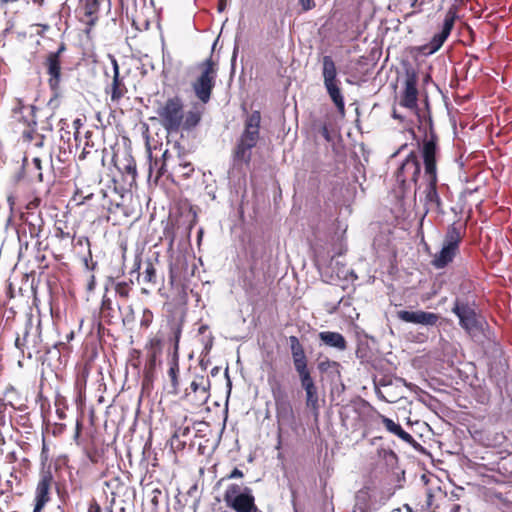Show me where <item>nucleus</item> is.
Instances as JSON below:
<instances>
[{
	"mask_svg": "<svg viewBox=\"0 0 512 512\" xmlns=\"http://www.w3.org/2000/svg\"><path fill=\"white\" fill-rule=\"evenodd\" d=\"M154 320V314L149 308H144L140 319V327L148 329Z\"/></svg>",
	"mask_w": 512,
	"mask_h": 512,
	"instance_id": "49",
	"label": "nucleus"
},
{
	"mask_svg": "<svg viewBox=\"0 0 512 512\" xmlns=\"http://www.w3.org/2000/svg\"><path fill=\"white\" fill-rule=\"evenodd\" d=\"M289 343L295 371L308 367V359L299 339L296 336H290Z\"/></svg>",
	"mask_w": 512,
	"mask_h": 512,
	"instance_id": "25",
	"label": "nucleus"
},
{
	"mask_svg": "<svg viewBox=\"0 0 512 512\" xmlns=\"http://www.w3.org/2000/svg\"><path fill=\"white\" fill-rule=\"evenodd\" d=\"M435 499H438V492L433 493L429 489H423L416 496L415 512H432L437 503Z\"/></svg>",
	"mask_w": 512,
	"mask_h": 512,
	"instance_id": "26",
	"label": "nucleus"
},
{
	"mask_svg": "<svg viewBox=\"0 0 512 512\" xmlns=\"http://www.w3.org/2000/svg\"><path fill=\"white\" fill-rule=\"evenodd\" d=\"M143 280L145 283L155 285L157 281L156 269L152 262L146 264L145 270L143 271Z\"/></svg>",
	"mask_w": 512,
	"mask_h": 512,
	"instance_id": "47",
	"label": "nucleus"
},
{
	"mask_svg": "<svg viewBox=\"0 0 512 512\" xmlns=\"http://www.w3.org/2000/svg\"><path fill=\"white\" fill-rule=\"evenodd\" d=\"M41 204V199L39 197H33L30 201L27 202L25 208L26 212H34L38 209Z\"/></svg>",
	"mask_w": 512,
	"mask_h": 512,
	"instance_id": "55",
	"label": "nucleus"
},
{
	"mask_svg": "<svg viewBox=\"0 0 512 512\" xmlns=\"http://www.w3.org/2000/svg\"><path fill=\"white\" fill-rule=\"evenodd\" d=\"M379 419L381 420V423L384 425L387 431L390 433L396 435L399 437L402 441L408 444H414L416 443L415 439L411 434L406 432L400 424L395 423L392 419L379 414Z\"/></svg>",
	"mask_w": 512,
	"mask_h": 512,
	"instance_id": "27",
	"label": "nucleus"
},
{
	"mask_svg": "<svg viewBox=\"0 0 512 512\" xmlns=\"http://www.w3.org/2000/svg\"><path fill=\"white\" fill-rule=\"evenodd\" d=\"M21 138L23 143L34 148H42L46 140L45 135L37 131V124L26 126L22 132Z\"/></svg>",
	"mask_w": 512,
	"mask_h": 512,
	"instance_id": "28",
	"label": "nucleus"
},
{
	"mask_svg": "<svg viewBox=\"0 0 512 512\" xmlns=\"http://www.w3.org/2000/svg\"><path fill=\"white\" fill-rule=\"evenodd\" d=\"M320 133L325 138L326 141L331 140V136H330V132H329V128H328L327 124L324 123L321 125Z\"/></svg>",
	"mask_w": 512,
	"mask_h": 512,
	"instance_id": "59",
	"label": "nucleus"
},
{
	"mask_svg": "<svg viewBox=\"0 0 512 512\" xmlns=\"http://www.w3.org/2000/svg\"><path fill=\"white\" fill-rule=\"evenodd\" d=\"M83 429L82 416L77 418L75 425V433L73 439L77 445H97L96 430L86 432L85 437H82L81 432Z\"/></svg>",
	"mask_w": 512,
	"mask_h": 512,
	"instance_id": "31",
	"label": "nucleus"
},
{
	"mask_svg": "<svg viewBox=\"0 0 512 512\" xmlns=\"http://www.w3.org/2000/svg\"><path fill=\"white\" fill-rule=\"evenodd\" d=\"M91 365L85 363L84 365L78 368L77 378H76V386L81 391L86 388L87 380L90 374Z\"/></svg>",
	"mask_w": 512,
	"mask_h": 512,
	"instance_id": "45",
	"label": "nucleus"
},
{
	"mask_svg": "<svg viewBox=\"0 0 512 512\" xmlns=\"http://www.w3.org/2000/svg\"><path fill=\"white\" fill-rule=\"evenodd\" d=\"M99 316L107 324H111L115 317V310L112 306V300L106 295H104L102 298Z\"/></svg>",
	"mask_w": 512,
	"mask_h": 512,
	"instance_id": "38",
	"label": "nucleus"
},
{
	"mask_svg": "<svg viewBox=\"0 0 512 512\" xmlns=\"http://www.w3.org/2000/svg\"><path fill=\"white\" fill-rule=\"evenodd\" d=\"M424 136L421 145V156L424 165L426 185L423 190L426 213L432 211L444 214V206L438 191L437 158L439 156V136L434 129L432 117L424 121Z\"/></svg>",
	"mask_w": 512,
	"mask_h": 512,
	"instance_id": "2",
	"label": "nucleus"
},
{
	"mask_svg": "<svg viewBox=\"0 0 512 512\" xmlns=\"http://www.w3.org/2000/svg\"><path fill=\"white\" fill-rule=\"evenodd\" d=\"M261 112L254 110L244 120V129L232 150L234 165H249L252 159V149L260 140Z\"/></svg>",
	"mask_w": 512,
	"mask_h": 512,
	"instance_id": "3",
	"label": "nucleus"
},
{
	"mask_svg": "<svg viewBox=\"0 0 512 512\" xmlns=\"http://www.w3.org/2000/svg\"><path fill=\"white\" fill-rule=\"evenodd\" d=\"M27 173L31 180L42 182L43 174H42V161L39 157H34L32 162L27 167Z\"/></svg>",
	"mask_w": 512,
	"mask_h": 512,
	"instance_id": "41",
	"label": "nucleus"
},
{
	"mask_svg": "<svg viewBox=\"0 0 512 512\" xmlns=\"http://www.w3.org/2000/svg\"><path fill=\"white\" fill-rule=\"evenodd\" d=\"M397 318L406 323L420 324L423 326H435L437 325L440 316L436 313L426 312L422 310H400L397 311Z\"/></svg>",
	"mask_w": 512,
	"mask_h": 512,
	"instance_id": "19",
	"label": "nucleus"
},
{
	"mask_svg": "<svg viewBox=\"0 0 512 512\" xmlns=\"http://www.w3.org/2000/svg\"><path fill=\"white\" fill-rule=\"evenodd\" d=\"M36 111L35 105H25L22 99L16 98L11 109V117L26 126L36 125Z\"/></svg>",
	"mask_w": 512,
	"mask_h": 512,
	"instance_id": "21",
	"label": "nucleus"
},
{
	"mask_svg": "<svg viewBox=\"0 0 512 512\" xmlns=\"http://www.w3.org/2000/svg\"><path fill=\"white\" fill-rule=\"evenodd\" d=\"M305 405L315 417L319 415L320 403L318 389L305 392Z\"/></svg>",
	"mask_w": 512,
	"mask_h": 512,
	"instance_id": "40",
	"label": "nucleus"
},
{
	"mask_svg": "<svg viewBox=\"0 0 512 512\" xmlns=\"http://www.w3.org/2000/svg\"><path fill=\"white\" fill-rule=\"evenodd\" d=\"M466 227L460 223L448 226L441 250L435 254L432 265L436 269L447 267L459 253L460 243L465 235Z\"/></svg>",
	"mask_w": 512,
	"mask_h": 512,
	"instance_id": "5",
	"label": "nucleus"
},
{
	"mask_svg": "<svg viewBox=\"0 0 512 512\" xmlns=\"http://www.w3.org/2000/svg\"><path fill=\"white\" fill-rule=\"evenodd\" d=\"M392 512H415L409 504H404L403 506L393 509Z\"/></svg>",
	"mask_w": 512,
	"mask_h": 512,
	"instance_id": "61",
	"label": "nucleus"
},
{
	"mask_svg": "<svg viewBox=\"0 0 512 512\" xmlns=\"http://www.w3.org/2000/svg\"><path fill=\"white\" fill-rule=\"evenodd\" d=\"M392 118L398 120L400 123H405V117L401 115L395 108L392 111Z\"/></svg>",
	"mask_w": 512,
	"mask_h": 512,
	"instance_id": "63",
	"label": "nucleus"
},
{
	"mask_svg": "<svg viewBox=\"0 0 512 512\" xmlns=\"http://www.w3.org/2000/svg\"><path fill=\"white\" fill-rule=\"evenodd\" d=\"M244 477V473L242 470H240L239 468L235 467L229 474H227L226 476L222 477L218 482H217V485H220L223 481L225 480H230V479H241Z\"/></svg>",
	"mask_w": 512,
	"mask_h": 512,
	"instance_id": "53",
	"label": "nucleus"
},
{
	"mask_svg": "<svg viewBox=\"0 0 512 512\" xmlns=\"http://www.w3.org/2000/svg\"><path fill=\"white\" fill-rule=\"evenodd\" d=\"M418 75L413 69L406 71L404 89L402 91L399 104L400 106L418 113Z\"/></svg>",
	"mask_w": 512,
	"mask_h": 512,
	"instance_id": "18",
	"label": "nucleus"
},
{
	"mask_svg": "<svg viewBox=\"0 0 512 512\" xmlns=\"http://www.w3.org/2000/svg\"><path fill=\"white\" fill-rule=\"evenodd\" d=\"M271 253L263 251L252 254L249 270L244 273L241 279V286L247 294H255L260 283L265 282V269H269Z\"/></svg>",
	"mask_w": 512,
	"mask_h": 512,
	"instance_id": "10",
	"label": "nucleus"
},
{
	"mask_svg": "<svg viewBox=\"0 0 512 512\" xmlns=\"http://www.w3.org/2000/svg\"><path fill=\"white\" fill-rule=\"evenodd\" d=\"M299 4L301 5L303 12L312 10L316 6L314 0H299Z\"/></svg>",
	"mask_w": 512,
	"mask_h": 512,
	"instance_id": "56",
	"label": "nucleus"
},
{
	"mask_svg": "<svg viewBox=\"0 0 512 512\" xmlns=\"http://www.w3.org/2000/svg\"><path fill=\"white\" fill-rule=\"evenodd\" d=\"M82 446L84 448L85 454L88 457V459L93 463L98 462L99 454L97 451V445H93V446L92 445H82Z\"/></svg>",
	"mask_w": 512,
	"mask_h": 512,
	"instance_id": "51",
	"label": "nucleus"
},
{
	"mask_svg": "<svg viewBox=\"0 0 512 512\" xmlns=\"http://www.w3.org/2000/svg\"><path fill=\"white\" fill-rule=\"evenodd\" d=\"M201 121V113L199 111H188L184 114L181 129L190 131L194 129Z\"/></svg>",
	"mask_w": 512,
	"mask_h": 512,
	"instance_id": "42",
	"label": "nucleus"
},
{
	"mask_svg": "<svg viewBox=\"0 0 512 512\" xmlns=\"http://www.w3.org/2000/svg\"><path fill=\"white\" fill-rule=\"evenodd\" d=\"M42 342L41 320L35 325L32 316L28 317L22 330L17 333L15 347L23 356L26 354L31 359L42 352Z\"/></svg>",
	"mask_w": 512,
	"mask_h": 512,
	"instance_id": "7",
	"label": "nucleus"
},
{
	"mask_svg": "<svg viewBox=\"0 0 512 512\" xmlns=\"http://www.w3.org/2000/svg\"><path fill=\"white\" fill-rule=\"evenodd\" d=\"M67 51V44L61 41L55 51L48 52L43 59V67L48 76L47 83L53 96L48 101V106L56 109L60 105V85L63 79L64 54Z\"/></svg>",
	"mask_w": 512,
	"mask_h": 512,
	"instance_id": "4",
	"label": "nucleus"
},
{
	"mask_svg": "<svg viewBox=\"0 0 512 512\" xmlns=\"http://www.w3.org/2000/svg\"><path fill=\"white\" fill-rule=\"evenodd\" d=\"M35 259L38 263L37 267L41 272H44L45 270H47L49 268V263L47 261L45 254H41L38 251V254L36 255Z\"/></svg>",
	"mask_w": 512,
	"mask_h": 512,
	"instance_id": "54",
	"label": "nucleus"
},
{
	"mask_svg": "<svg viewBox=\"0 0 512 512\" xmlns=\"http://www.w3.org/2000/svg\"><path fill=\"white\" fill-rule=\"evenodd\" d=\"M149 157V179L152 177L153 170L156 168L157 172L154 178V183L157 184L160 177L163 176L167 172V160L169 158L168 150H165L162 155V163L159 165V161L156 159L155 161L152 160V153L149 151L148 154Z\"/></svg>",
	"mask_w": 512,
	"mask_h": 512,
	"instance_id": "33",
	"label": "nucleus"
},
{
	"mask_svg": "<svg viewBox=\"0 0 512 512\" xmlns=\"http://www.w3.org/2000/svg\"><path fill=\"white\" fill-rule=\"evenodd\" d=\"M268 384L275 403L276 419L279 426H295L296 416L286 388L275 375L268 377Z\"/></svg>",
	"mask_w": 512,
	"mask_h": 512,
	"instance_id": "6",
	"label": "nucleus"
},
{
	"mask_svg": "<svg viewBox=\"0 0 512 512\" xmlns=\"http://www.w3.org/2000/svg\"><path fill=\"white\" fill-rule=\"evenodd\" d=\"M227 507L235 512H259L251 488L237 483L229 484L223 495Z\"/></svg>",
	"mask_w": 512,
	"mask_h": 512,
	"instance_id": "12",
	"label": "nucleus"
},
{
	"mask_svg": "<svg viewBox=\"0 0 512 512\" xmlns=\"http://www.w3.org/2000/svg\"><path fill=\"white\" fill-rule=\"evenodd\" d=\"M158 356L159 355L148 354V359L144 368L145 378H149L153 374L156 367V360Z\"/></svg>",
	"mask_w": 512,
	"mask_h": 512,
	"instance_id": "50",
	"label": "nucleus"
},
{
	"mask_svg": "<svg viewBox=\"0 0 512 512\" xmlns=\"http://www.w3.org/2000/svg\"><path fill=\"white\" fill-rule=\"evenodd\" d=\"M317 368L320 373L327 374L331 380L341 377V364L337 361L326 358L318 363Z\"/></svg>",
	"mask_w": 512,
	"mask_h": 512,
	"instance_id": "32",
	"label": "nucleus"
},
{
	"mask_svg": "<svg viewBox=\"0 0 512 512\" xmlns=\"http://www.w3.org/2000/svg\"><path fill=\"white\" fill-rule=\"evenodd\" d=\"M162 126L169 133L178 132L181 129L184 118V105L179 96L168 98L157 111Z\"/></svg>",
	"mask_w": 512,
	"mask_h": 512,
	"instance_id": "13",
	"label": "nucleus"
},
{
	"mask_svg": "<svg viewBox=\"0 0 512 512\" xmlns=\"http://www.w3.org/2000/svg\"><path fill=\"white\" fill-rule=\"evenodd\" d=\"M96 279L93 274H90L87 280L86 289L88 292H92L95 289Z\"/></svg>",
	"mask_w": 512,
	"mask_h": 512,
	"instance_id": "58",
	"label": "nucleus"
},
{
	"mask_svg": "<svg viewBox=\"0 0 512 512\" xmlns=\"http://www.w3.org/2000/svg\"><path fill=\"white\" fill-rule=\"evenodd\" d=\"M436 500L437 503H435L432 512H456L460 509L458 504L441 491H438V499Z\"/></svg>",
	"mask_w": 512,
	"mask_h": 512,
	"instance_id": "35",
	"label": "nucleus"
},
{
	"mask_svg": "<svg viewBox=\"0 0 512 512\" xmlns=\"http://www.w3.org/2000/svg\"><path fill=\"white\" fill-rule=\"evenodd\" d=\"M124 163L122 166H119L118 169L123 173L127 174L131 177L132 181L136 180L137 176V168L136 161L132 156H128L124 159Z\"/></svg>",
	"mask_w": 512,
	"mask_h": 512,
	"instance_id": "44",
	"label": "nucleus"
},
{
	"mask_svg": "<svg viewBox=\"0 0 512 512\" xmlns=\"http://www.w3.org/2000/svg\"><path fill=\"white\" fill-rule=\"evenodd\" d=\"M452 312L457 315L460 326L468 333H474L481 329L480 317L476 313L474 303L470 304L457 299Z\"/></svg>",
	"mask_w": 512,
	"mask_h": 512,
	"instance_id": "14",
	"label": "nucleus"
},
{
	"mask_svg": "<svg viewBox=\"0 0 512 512\" xmlns=\"http://www.w3.org/2000/svg\"><path fill=\"white\" fill-rule=\"evenodd\" d=\"M87 512H102V508L96 499L93 498L90 501Z\"/></svg>",
	"mask_w": 512,
	"mask_h": 512,
	"instance_id": "57",
	"label": "nucleus"
},
{
	"mask_svg": "<svg viewBox=\"0 0 512 512\" xmlns=\"http://www.w3.org/2000/svg\"><path fill=\"white\" fill-rule=\"evenodd\" d=\"M131 290V283L126 281H121L115 284L116 294L125 300L129 298Z\"/></svg>",
	"mask_w": 512,
	"mask_h": 512,
	"instance_id": "48",
	"label": "nucleus"
},
{
	"mask_svg": "<svg viewBox=\"0 0 512 512\" xmlns=\"http://www.w3.org/2000/svg\"><path fill=\"white\" fill-rule=\"evenodd\" d=\"M421 172L420 162L415 151H411L396 171V181L404 190L408 180L417 184Z\"/></svg>",
	"mask_w": 512,
	"mask_h": 512,
	"instance_id": "16",
	"label": "nucleus"
},
{
	"mask_svg": "<svg viewBox=\"0 0 512 512\" xmlns=\"http://www.w3.org/2000/svg\"><path fill=\"white\" fill-rule=\"evenodd\" d=\"M508 370V363L505 359L500 358L498 361H494L489 367V376L494 379L497 383L501 382L506 378Z\"/></svg>",
	"mask_w": 512,
	"mask_h": 512,
	"instance_id": "37",
	"label": "nucleus"
},
{
	"mask_svg": "<svg viewBox=\"0 0 512 512\" xmlns=\"http://www.w3.org/2000/svg\"><path fill=\"white\" fill-rule=\"evenodd\" d=\"M21 219L24 225L28 226L30 237L38 238L44 228V220L41 216V212H23L21 213Z\"/></svg>",
	"mask_w": 512,
	"mask_h": 512,
	"instance_id": "23",
	"label": "nucleus"
},
{
	"mask_svg": "<svg viewBox=\"0 0 512 512\" xmlns=\"http://www.w3.org/2000/svg\"><path fill=\"white\" fill-rule=\"evenodd\" d=\"M194 171V164L187 159L186 154H178L176 163L172 166L171 175L182 180H187L193 175Z\"/></svg>",
	"mask_w": 512,
	"mask_h": 512,
	"instance_id": "24",
	"label": "nucleus"
},
{
	"mask_svg": "<svg viewBox=\"0 0 512 512\" xmlns=\"http://www.w3.org/2000/svg\"><path fill=\"white\" fill-rule=\"evenodd\" d=\"M112 65V82L105 88V92L110 96L112 103H119L120 100L127 94L128 88L124 82V77L120 75V69L116 59H112Z\"/></svg>",
	"mask_w": 512,
	"mask_h": 512,
	"instance_id": "20",
	"label": "nucleus"
},
{
	"mask_svg": "<svg viewBox=\"0 0 512 512\" xmlns=\"http://www.w3.org/2000/svg\"><path fill=\"white\" fill-rule=\"evenodd\" d=\"M296 372L298 374L301 387L305 392L318 389L308 367L296 370Z\"/></svg>",
	"mask_w": 512,
	"mask_h": 512,
	"instance_id": "39",
	"label": "nucleus"
},
{
	"mask_svg": "<svg viewBox=\"0 0 512 512\" xmlns=\"http://www.w3.org/2000/svg\"><path fill=\"white\" fill-rule=\"evenodd\" d=\"M75 234L69 230L68 224L63 220H56L52 230L43 240H37V251H49L56 261L63 260L73 248L88 271H94L97 262L93 261L90 240L80 236L74 244Z\"/></svg>",
	"mask_w": 512,
	"mask_h": 512,
	"instance_id": "1",
	"label": "nucleus"
},
{
	"mask_svg": "<svg viewBox=\"0 0 512 512\" xmlns=\"http://www.w3.org/2000/svg\"><path fill=\"white\" fill-rule=\"evenodd\" d=\"M92 197V192H84L81 189H77L73 196V200L77 201L78 204H83L85 201L90 200Z\"/></svg>",
	"mask_w": 512,
	"mask_h": 512,
	"instance_id": "52",
	"label": "nucleus"
},
{
	"mask_svg": "<svg viewBox=\"0 0 512 512\" xmlns=\"http://www.w3.org/2000/svg\"><path fill=\"white\" fill-rule=\"evenodd\" d=\"M8 406L20 411L24 410L22 405L16 407L11 401L5 402L3 398H0V428L5 427L8 424V422L12 424L11 416H7Z\"/></svg>",
	"mask_w": 512,
	"mask_h": 512,
	"instance_id": "43",
	"label": "nucleus"
},
{
	"mask_svg": "<svg viewBox=\"0 0 512 512\" xmlns=\"http://www.w3.org/2000/svg\"><path fill=\"white\" fill-rule=\"evenodd\" d=\"M321 342L325 345L344 351L347 348V341L345 337L339 332L322 331L318 335Z\"/></svg>",
	"mask_w": 512,
	"mask_h": 512,
	"instance_id": "29",
	"label": "nucleus"
},
{
	"mask_svg": "<svg viewBox=\"0 0 512 512\" xmlns=\"http://www.w3.org/2000/svg\"><path fill=\"white\" fill-rule=\"evenodd\" d=\"M190 432L189 427L179 428L173 434V439L178 438L180 435L185 436Z\"/></svg>",
	"mask_w": 512,
	"mask_h": 512,
	"instance_id": "60",
	"label": "nucleus"
},
{
	"mask_svg": "<svg viewBox=\"0 0 512 512\" xmlns=\"http://www.w3.org/2000/svg\"><path fill=\"white\" fill-rule=\"evenodd\" d=\"M79 161H87L88 164H96L100 162L104 165V155L103 150L95 148L93 144H90L87 140L85 143V147L78 157Z\"/></svg>",
	"mask_w": 512,
	"mask_h": 512,
	"instance_id": "30",
	"label": "nucleus"
},
{
	"mask_svg": "<svg viewBox=\"0 0 512 512\" xmlns=\"http://www.w3.org/2000/svg\"><path fill=\"white\" fill-rule=\"evenodd\" d=\"M198 69L200 74L196 77L192 83V89L197 99L203 104H207L216 85L217 78V63L210 56L208 59L199 63Z\"/></svg>",
	"mask_w": 512,
	"mask_h": 512,
	"instance_id": "9",
	"label": "nucleus"
},
{
	"mask_svg": "<svg viewBox=\"0 0 512 512\" xmlns=\"http://www.w3.org/2000/svg\"><path fill=\"white\" fill-rule=\"evenodd\" d=\"M99 0H80L78 7L79 19L88 27H92L98 21Z\"/></svg>",
	"mask_w": 512,
	"mask_h": 512,
	"instance_id": "22",
	"label": "nucleus"
},
{
	"mask_svg": "<svg viewBox=\"0 0 512 512\" xmlns=\"http://www.w3.org/2000/svg\"><path fill=\"white\" fill-rule=\"evenodd\" d=\"M322 77L323 84L329 95L331 101L336 107L337 111L344 115L345 113V98L341 87V81L337 75V67L333 58L329 55L322 57Z\"/></svg>",
	"mask_w": 512,
	"mask_h": 512,
	"instance_id": "8",
	"label": "nucleus"
},
{
	"mask_svg": "<svg viewBox=\"0 0 512 512\" xmlns=\"http://www.w3.org/2000/svg\"><path fill=\"white\" fill-rule=\"evenodd\" d=\"M53 115H50L49 117H47L44 125L41 127V130H44V131H52V128H53V125H52V122H51V118H52Z\"/></svg>",
	"mask_w": 512,
	"mask_h": 512,
	"instance_id": "62",
	"label": "nucleus"
},
{
	"mask_svg": "<svg viewBox=\"0 0 512 512\" xmlns=\"http://www.w3.org/2000/svg\"><path fill=\"white\" fill-rule=\"evenodd\" d=\"M392 118L398 120L400 123H405V117L401 115L395 108L392 111Z\"/></svg>",
	"mask_w": 512,
	"mask_h": 512,
	"instance_id": "64",
	"label": "nucleus"
},
{
	"mask_svg": "<svg viewBox=\"0 0 512 512\" xmlns=\"http://www.w3.org/2000/svg\"><path fill=\"white\" fill-rule=\"evenodd\" d=\"M55 485L51 471H42L36 485L33 512H41L51 501L52 488Z\"/></svg>",
	"mask_w": 512,
	"mask_h": 512,
	"instance_id": "17",
	"label": "nucleus"
},
{
	"mask_svg": "<svg viewBox=\"0 0 512 512\" xmlns=\"http://www.w3.org/2000/svg\"><path fill=\"white\" fill-rule=\"evenodd\" d=\"M455 22V14L449 11L444 18L442 29L435 34L429 43L415 47L418 54L428 56L437 52L450 35Z\"/></svg>",
	"mask_w": 512,
	"mask_h": 512,
	"instance_id": "15",
	"label": "nucleus"
},
{
	"mask_svg": "<svg viewBox=\"0 0 512 512\" xmlns=\"http://www.w3.org/2000/svg\"><path fill=\"white\" fill-rule=\"evenodd\" d=\"M162 347L163 340L158 336L151 337L146 343L148 354L160 355L162 352Z\"/></svg>",
	"mask_w": 512,
	"mask_h": 512,
	"instance_id": "46",
	"label": "nucleus"
},
{
	"mask_svg": "<svg viewBox=\"0 0 512 512\" xmlns=\"http://www.w3.org/2000/svg\"><path fill=\"white\" fill-rule=\"evenodd\" d=\"M210 388V380L204 376L196 377L190 384V389L194 394H199L200 400L206 401L209 397L208 390Z\"/></svg>",
	"mask_w": 512,
	"mask_h": 512,
	"instance_id": "36",
	"label": "nucleus"
},
{
	"mask_svg": "<svg viewBox=\"0 0 512 512\" xmlns=\"http://www.w3.org/2000/svg\"><path fill=\"white\" fill-rule=\"evenodd\" d=\"M372 506V497L369 487H363L355 495L354 509L360 512H368Z\"/></svg>",
	"mask_w": 512,
	"mask_h": 512,
	"instance_id": "34",
	"label": "nucleus"
},
{
	"mask_svg": "<svg viewBox=\"0 0 512 512\" xmlns=\"http://www.w3.org/2000/svg\"><path fill=\"white\" fill-rule=\"evenodd\" d=\"M184 317L180 319H171L168 321L169 333L168 341L173 345V351L168 359V377L171 382V393H178V376H179V342L182 336Z\"/></svg>",
	"mask_w": 512,
	"mask_h": 512,
	"instance_id": "11",
	"label": "nucleus"
}]
</instances>
